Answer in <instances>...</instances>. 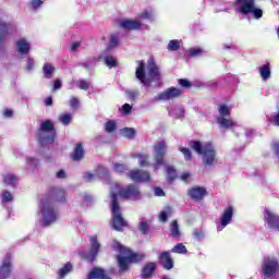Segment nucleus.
I'll use <instances>...</instances> for the list:
<instances>
[{"label": "nucleus", "instance_id": "nucleus-1", "mask_svg": "<svg viewBox=\"0 0 279 279\" xmlns=\"http://www.w3.org/2000/svg\"><path fill=\"white\" fill-rule=\"evenodd\" d=\"M135 77L146 86L147 88L161 85L162 74L160 73V68L156 64L154 59H148L147 64L145 61H137V68L135 71Z\"/></svg>", "mask_w": 279, "mask_h": 279}, {"label": "nucleus", "instance_id": "nucleus-2", "mask_svg": "<svg viewBox=\"0 0 279 279\" xmlns=\"http://www.w3.org/2000/svg\"><path fill=\"white\" fill-rule=\"evenodd\" d=\"M112 247L120 253V255L117 256L120 274L130 269V263H141V260L145 259V254L133 253L130 248L124 247L119 242H113Z\"/></svg>", "mask_w": 279, "mask_h": 279}, {"label": "nucleus", "instance_id": "nucleus-3", "mask_svg": "<svg viewBox=\"0 0 279 279\" xmlns=\"http://www.w3.org/2000/svg\"><path fill=\"white\" fill-rule=\"evenodd\" d=\"M189 145L203 158V165L205 167H213L217 165V150L210 142L202 143L197 141H192Z\"/></svg>", "mask_w": 279, "mask_h": 279}, {"label": "nucleus", "instance_id": "nucleus-4", "mask_svg": "<svg viewBox=\"0 0 279 279\" xmlns=\"http://www.w3.org/2000/svg\"><path fill=\"white\" fill-rule=\"evenodd\" d=\"M39 225L47 228L58 221V209L51 197H45L39 205Z\"/></svg>", "mask_w": 279, "mask_h": 279}, {"label": "nucleus", "instance_id": "nucleus-5", "mask_svg": "<svg viewBox=\"0 0 279 279\" xmlns=\"http://www.w3.org/2000/svg\"><path fill=\"white\" fill-rule=\"evenodd\" d=\"M112 195L119 202V195L122 199H141V191L136 185H129L126 187H121L118 183L111 186L110 197L112 202Z\"/></svg>", "mask_w": 279, "mask_h": 279}, {"label": "nucleus", "instance_id": "nucleus-6", "mask_svg": "<svg viewBox=\"0 0 279 279\" xmlns=\"http://www.w3.org/2000/svg\"><path fill=\"white\" fill-rule=\"evenodd\" d=\"M37 137L41 147H47V145H51L56 141V129H53V122L51 120L41 122L37 131Z\"/></svg>", "mask_w": 279, "mask_h": 279}, {"label": "nucleus", "instance_id": "nucleus-7", "mask_svg": "<svg viewBox=\"0 0 279 279\" xmlns=\"http://www.w3.org/2000/svg\"><path fill=\"white\" fill-rule=\"evenodd\" d=\"M235 10L236 12H240V14H243L244 16L252 14V16L256 20L263 19V11L256 8L255 0H236Z\"/></svg>", "mask_w": 279, "mask_h": 279}, {"label": "nucleus", "instance_id": "nucleus-8", "mask_svg": "<svg viewBox=\"0 0 279 279\" xmlns=\"http://www.w3.org/2000/svg\"><path fill=\"white\" fill-rule=\"evenodd\" d=\"M111 215L113 230L121 232V230H123V228L128 226V222L125 221V219H123V216L121 215V207L119 206V202L117 201V196L114 195H112L111 201Z\"/></svg>", "mask_w": 279, "mask_h": 279}, {"label": "nucleus", "instance_id": "nucleus-9", "mask_svg": "<svg viewBox=\"0 0 279 279\" xmlns=\"http://www.w3.org/2000/svg\"><path fill=\"white\" fill-rule=\"evenodd\" d=\"M279 262L276 257H265L262 262V276L264 279H272L278 276Z\"/></svg>", "mask_w": 279, "mask_h": 279}, {"label": "nucleus", "instance_id": "nucleus-10", "mask_svg": "<svg viewBox=\"0 0 279 279\" xmlns=\"http://www.w3.org/2000/svg\"><path fill=\"white\" fill-rule=\"evenodd\" d=\"M165 156H167V142H165V140H160L154 145L155 163L153 167L155 171H158V169L165 165Z\"/></svg>", "mask_w": 279, "mask_h": 279}, {"label": "nucleus", "instance_id": "nucleus-11", "mask_svg": "<svg viewBox=\"0 0 279 279\" xmlns=\"http://www.w3.org/2000/svg\"><path fill=\"white\" fill-rule=\"evenodd\" d=\"M182 96V89L177 87H170L160 93L155 99L156 101H170L171 99H178Z\"/></svg>", "mask_w": 279, "mask_h": 279}, {"label": "nucleus", "instance_id": "nucleus-12", "mask_svg": "<svg viewBox=\"0 0 279 279\" xmlns=\"http://www.w3.org/2000/svg\"><path fill=\"white\" fill-rule=\"evenodd\" d=\"M234 215V207L232 206H228L221 217H220V225L217 226V231L221 232V230H223V228H226L227 226H229V223H232V217Z\"/></svg>", "mask_w": 279, "mask_h": 279}, {"label": "nucleus", "instance_id": "nucleus-13", "mask_svg": "<svg viewBox=\"0 0 279 279\" xmlns=\"http://www.w3.org/2000/svg\"><path fill=\"white\" fill-rule=\"evenodd\" d=\"M264 221L271 230H279V216L276 213L265 209Z\"/></svg>", "mask_w": 279, "mask_h": 279}, {"label": "nucleus", "instance_id": "nucleus-14", "mask_svg": "<svg viewBox=\"0 0 279 279\" xmlns=\"http://www.w3.org/2000/svg\"><path fill=\"white\" fill-rule=\"evenodd\" d=\"M12 274V255L7 254L0 265V279L10 278Z\"/></svg>", "mask_w": 279, "mask_h": 279}, {"label": "nucleus", "instance_id": "nucleus-15", "mask_svg": "<svg viewBox=\"0 0 279 279\" xmlns=\"http://www.w3.org/2000/svg\"><path fill=\"white\" fill-rule=\"evenodd\" d=\"M90 250L86 254L85 258L93 263V260L97 258V255L99 254V250L101 247V244H99V242L97 241V235L90 238Z\"/></svg>", "mask_w": 279, "mask_h": 279}, {"label": "nucleus", "instance_id": "nucleus-16", "mask_svg": "<svg viewBox=\"0 0 279 279\" xmlns=\"http://www.w3.org/2000/svg\"><path fill=\"white\" fill-rule=\"evenodd\" d=\"M128 177L133 180V182H149V172L143 170H131Z\"/></svg>", "mask_w": 279, "mask_h": 279}, {"label": "nucleus", "instance_id": "nucleus-17", "mask_svg": "<svg viewBox=\"0 0 279 279\" xmlns=\"http://www.w3.org/2000/svg\"><path fill=\"white\" fill-rule=\"evenodd\" d=\"M206 190L202 186H194L189 190L187 195L191 197V199H194V202H202L204 197H206Z\"/></svg>", "mask_w": 279, "mask_h": 279}, {"label": "nucleus", "instance_id": "nucleus-18", "mask_svg": "<svg viewBox=\"0 0 279 279\" xmlns=\"http://www.w3.org/2000/svg\"><path fill=\"white\" fill-rule=\"evenodd\" d=\"M159 263L163 269H173V259L171 258V252L166 251L159 255Z\"/></svg>", "mask_w": 279, "mask_h": 279}, {"label": "nucleus", "instance_id": "nucleus-19", "mask_svg": "<svg viewBox=\"0 0 279 279\" xmlns=\"http://www.w3.org/2000/svg\"><path fill=\"white\" fill-rule=\"evenodd\" d=\"M11 25L3 21H0V51L3 49V45L5 43V38L10 35Z\"/></svg>", "mask_w": 279, "mask_h": 279}, {"label": "nucleus", "instance_id": "nucleus-20", "mask_svg": "<svg viewBox=\"0 0 279 279\" xmlns=\"http://www.w3.org/2000/svg\"><path fill=\"white\" fill-rule=\"evenodd\" d=\"M143 26V23L138 20H125L120 22V27H123V29H141Z\"/></svg>", "mask_w": 279, "mask_h": 279}, {"label": "nucleus", "instance_id": "nucleus-21", "mask_svg": "<svg viewBox=\"0 0 279 279\" xmlns=\"http://www.w3.org/2000/svg\"><path fill=\"white\" fill-rule=\"evenodd\" d=\"M217 123H218L219 128H226V130H228L230 128H236V122H234V120H232L230 118V116L225 117V118L218 117Z\"/></svg>", "mask_w": 279, "mask_h": 279}, {"label": "nucleus", "instance_id": "nucleus-22", "mask_svg": "<svg viewBox=\"0 0 279 279\" xmlns=\"http://www.w3.org/2000/svg\"><path fill=\"white\" fill-rule=\"evenodd\" d=\"M16 47H17V51H19V53H21V56H27V53H29L31 46H29V41H27V39H25V38L19 39L16 41Z\"/></svg>", "mask_w": 279, "mask_h": 279}, {"label": "nucleus", "instance_id": "nucleus-23", "mask_svg": "<svg viewBox=\"0 0 279 279\" xmlns=\"http://www.w3.org/2000/svg\"><path fill=\"white\" fill-rule=\"evenodd\" d=\"M101 173H108V170H106L104 167H99L96 174L90 172L85 173L84 180L85 182H95L97 178H104V174Z\"/></svg>", "mask_w": 279, "mask_h": 279}, {"label": "nucleus", "instance_id": "nucleus-24", "mask_svg": "<svg viewBox=\"0 0 279 279\" xmlns=\"http://www.w3.org/2000/svg\"><path fill=\"white\" fill-rule=\"evenodd\" d=\"M43 73L46 80H51V77H53V73H56V66L51 63H45L43 66Z\"/></svg>", "mask_w": 279, "mask_h": 279}, {"label": "nucleus", "instance_id": "nucleus-25", "mask_svg": "<svg viewBox=\"0 0 279 279\" xmlns=\"http://www.w3.org/2000/svg\"><path fill=\"white\" fill-rule=\"evenodd\" d=\"M71 88L73 86H77V88H80L81 90H88L90 88V82L86 81V80H72V82L70 83Z\"/></svg>", "mask_w": 279, "mask_h": 279}, {"label": "nucleus", "instance_id": "nucleus-26", "mask_svg": "<svg viewBox=\"0 0 279 279\" xmlns=\"http://www.w3.org/2000/svg\"><path fill=\"white\" fill-rule=\"evenodd\" d=\"M71 271H73V264L71 262H68L65 265H63L59 271H58V276L59 278H66V276H69V274H71Z\"/></svg>", "mask_w": 279, "mask_h": 279}, {"label": "nucleus", "instance_id": "nucleus-27", "mask_svg": "<svg viewBox=\"0 0 279 279\" xmlns=\"http://www.w3.org/2000/svg\"><path fill=\"white\" fill-rule=\"evenodd\" d=\"M259 74L264 82H267L271 77V68L269 63H266L259 68Z\"/></svg>", "mask_w": 279, "mask_h": 279}, {"label": "nucleus", "instance_id": "nucleus-28", "mask_svg": "<svg viewBox=\"0 0 279 279\" xmlns=\"http://www.w3.org/2000/svg\"><path fill=\"white\" fill-rule=\"evenodd\" d=\"M3 182L7 186L14 187L16 186L19 179H16V175L9 173L3 175Z\"/></svg>", "mask_w": 279, "mask_h": 279}, {"label": "nucleus", "instance_id": "nucleus-29", "mask_svg": "<svg viewBox=\"0 0 279 279\" xmlns=\"http://www.w3.org/2000/svg\"><path fill=\"white\" fill-rule=\"evenodd\" d=\"M155 270H156V264L150 263L146 265V267L142 270V278L147 279L151 277V274H154Z\"/></svg>", "mask_w": 279, "mask_h": 279}, {"label": "nucleus", "instance_id": "nucleus-30", "mask_svg": "<svg viewBox=\"0 0 279 279\" xmlns=\"http://www.w3.org/2000/svg\"><path fill=\"white\" fill-rule=\"evenodd\" d=\"M82 158H84V147H82V144H77L72 155V159L80 161Z\"/></svg>", "mask_w": 279, "mask_h": 279}, {"label": "nucleus", "instance_id": "nucleus-31", "mask_svg": "<svg viewBox=\"0 0 279 279\" xmlns=\"http://www.w3.org/2000/svg\"><path fill=\"white\" fill-rule=\"evenodd\" d=\"M14 202V196L9 191H3L1 196V204L5 206V204H10Z\"/></svg>", "mask_w": 279, "mask_h": 279}, {"label": "nucleus", "instance_id": "nucleus-32", "mask_svg": "<svg viewBox=\"0 0 279 279\" xmlns=\"http://www.w3.org/2000/svg\"><path fill=\"white\" fill-rule=\"evenodd\" d=\"M120 133L124 136V138H134L136 136V131L133 128H124L120 130Z\"/></svg>", "mask_w": 279, "mask_h": 279}, {"label": "nucleus", "instance_id": "nucleus-33", "mask_svg": "<svg viewBox=\"0 0 279 279\" xmlns=\"http://www.w3.org/2000/svg\"><path fill=\"white\" fill-rule=\"evenodd\" d=\"M119 33H114L110 35L108 49H114L119 45Z\"/></svg>", "mask_w": 279, "mask_h": 279}, {"label": "nucleus", "instance_id": "nucleus-34", "mask_svg": "<svg viewBox=\"0 0 279 279\" xmlns=\"http://www.w3.org/2000/svg\"><path fill=\"white\" fill-rule=\"evenodd\" d=\"M166 171H167V179L169 182H173V180L178 178V172L175 171V168H173V166L166 167Z\"/></svg>", "mask_w": 279, "mask_h": 279}, {"label": "nucleus", "instance_id": "nucleus-35", "mask_svg": "<svg viewBox=\"0 0 279 279\" xmlns=\"http://www.w3.org/2000/svg\"><path fill=\"white\" fill-rule=\"evenodd\" d=\"M117 131V121L114 120H109L108 122L105 123V132L108 134H112V132Z\"/></svg>", "mask_w": 279, "mask_h": 279}, {"label": "nucleus", "instance_id": "nucleus-36", "mask_svg": "<svg viewBox=\"0 0 279 279\" xmlns=\"http://www.w3.org/2000/svg\"><path fill=\"white\" fill-rule=\"evenodd\" d=\"M59 121L62 125H70L73 121V116L71 113H62L59 116Z\"/></svg>", "mask_w": 279, "mask_h": 279}, {"label": "nucleus", "instance_id": "nucleus-37", "mask_svg": "<svg viewBox=\"0 0 279 279\" xmlns=\"http://www.w3.org/2000/svg\"><path fill=\"white\" fill-rule=\"evenodd\" d=\"M230 110H232L231 107H228L226 105H220L219 108H218V117H222V118H226V117H230Z\"/></svg>", "mask_w": 279, "mask_h": 279}, {"label": "nucleus", "instance_id": "nucleus-38", "mask_svg": "<svg viewBox=\"0 0 279 279\" xmlns=\"http://www.w3.org/2000/svg\"><path fill=\"white\" fill-rule=\"evenodd\" d=\"M171 207H166L165 210L160 211L159 214V221H162L163 223L167 222V219L171 217Z\"/></svg>", "mask_w": 279, "mask_h": 279}, {"label": "nucleus", "instance_id": "nucleus-39", "mask_svg": "<svg viewBox=\"0 0 279 279\" xmlns=\"http://www.w3.org/2000/svg\"><path fill=\"white\" fill-rule=\"evenodd\" d=\"M170 252H172V254H186L189 251L184 244L178 243Z\"/></svg>", "mask_w": 279, "mask_h": 279}, {"label": "nucleus", "instance_id": "nucleus-40", "mask_svg": "<svg viewBox=\"0 0 279 279\" xmlns=\"http://www.w3.org/2000/svg\"><path fill=\"white\" fill-rule=\"evenodd\" d=\"M53 197H56L57 202H64V190L57 187L52 192Z\"/></svg>", "mask_w": 279, "mask_h": 279}, {"label": "nucleus", "instance_id": "nucleus-41", "mask_svg": "<svg viewBox=\"0 0 279 279\" xmlns=\"http://www.w3.org/2000/svg\"><path fill=\"white\" fill-rule=\"evenodd\" d=\"M171 235L174 239H179V236H180V226H178L177 220H173L172 223H171Z\"/></svg>", "mask_w": 279, "mask_h": 279}, {"label": "nucleus", "instance_id": "nucleus-42", "mask_svg": "<svg viewBox=\"0 0 279 279\" xmlns=\"http://www.w3.org/2000/svg\"><path fill=\"white\" fill-rule=\"evenodd\" d=\"M140 167H149V155H137Z\"/></svg>", "mask_w": 279, "mask_h": 279}, {"label": "nucleus", "instance_id": "nucleus-43", "mask_svg": "<svg viewBox=\"0 0 279 279\" xmlns=\"http://www.w3.org/2000/svg\"><path fill=\"white\" fill-rule=\"evenodd\" d=\"M26 165L29 167V169H36L40 165V160L34 158V157H27L26 158Z\"/></svg>", "mask_w": 279, "mask_h": 279}, {"label": "nucleus", "instance_id": "nucleus-44", "mask_svg": "<svg viewBox=\"0 0 279 279\" xmlns=\"http://www.w3.org/2000/svg\"><path fill=\"white\" fill-rule=\"evenodd\" d=\"M105 64L109 68L112 69L114 66H117V58H114L113 56H107L105 58Z\"/></svg>", "mask_w": 279, "mask_h": 279}, {"label": "nucleus", "instance_id": "nucleus-45", "mask_svg": "<svg viewBox=\"0 0 279 279\" xmlns=\"http://www.w3.org/2000/svg\"><path fill=\"white\" fill-rule=\"evenodd\" d=\"M156 14L154 11H144L141 15L140 19H143L144 21H154Z\"/></svg>", "mask_w": 279, "mask_h": 279}, {"label": "nucleus", "instance_id": "nucleus-46", "mask_svg": "<svg viewBox=\"0 0 279 279\" xmlns=\"http://www.w3.org/2000/svg\"><path fill=\"white\" fill-rule=\"evenodd\" d=\"M95 64H97V58L92 57L87 61L81 63V66H83L84 69H90V66H95Z\"/></svg>", "mask_w": 279, "mask_h": 279}, {"label": "nucleus", "instance_id": "nucleus-47", "mask_svg": "<svg viewBox=\"0 0 279 279\" xmlns=\"http://www.w3.org/2000/svg\"><path fill=\"white\" fill-rule=\"evenodd\" d=\"M180 49V40L172 39L168 44L169 51H178Z\"/></svg>", "mask_w": 279, "mask_h": 279}, {"label": "nucleus", "instance_id": "nucleus-48", "mask_svg": "<svg viewBox=\"0 0 279 279\" xmlns=\"http://www.w3.org/2000/svg\"><path fill=\"white\" fill-rule=\"evenodd\" d=\"M179 151H181V154H183L185 160H191L193 158V154L191 153V149L186 148V147H179Z\"/></svg>", "mask_w": 279, "mask_h": 279}, {"label": "nucleus", "instance_id": "nucleus-49", "mask_svg": "<svg viewBox=\"0 0 279 279\" xmlns=\"http://www.w3.org/2000/svg\"><path fill=\"white\" fill-rule=\"evenodd\" d=\"M189 53L192 58H197L204 53V50L202 48H191Z\"/></svg>", "mask_w": 279, "mask_h": 279}, {"label": "nucleus", "instance_id": "nucleus-50", "mask_svg": "<svg viewBox=\"0 0 279 279\" xmlns=\"http://www.w3.org/2000/svg\"><path fill=\"white\" fill-rule=\"evenodd\" d=\"M140 232H143V234H147L149 232V225L147 221H141L138 227Z\"/></svg>", "mask_w": 279, "mask_h": 279}, {"label": "nucleus", "instance_id": "nucleus-51", "mask_svg": "<svg viewBox=\"0 0 279 279\" xmlns=\"http://www.w3.org/2000/svg\"><path fill=\"white\" fill-rule=\"evenodd\" d=\"M178 84L181 85L182 88H191V86H192L191 81H189L186 78H180L178 81Z\"/></svg>", "mask_w": 279, "mask_h": 279}, {"label": "nucleus", "instance_id": "nucleus-52", "mask_svg": "<svg viewBox=\"0 0 279 279\" xmlns=\"http://www.w3.org/2000/svg\"><path fill=\"white\" fill-rule=\"evenodd\" d=\"M36 64V61L32 57H28L26 60V69L27 71H34V66Z\"/></svg>", "mask_w": 279, "mask_h": 279}, {"label": "nucleus", "instance_id": "nucleus-53", "mask_svg": "<svg viewBox=\"0 0 279 279\" xmlns=\"http://www.w3.org/2000/svg\"><path fill=\"white\" fill-rule=\"evenodd\" d=\"M43 5V0H32L31 1V8L32 10H38Z\"/></svg>", "mask_w": 279, "mask_h": 279}, {"label": "nucleus", "instance_id": "nucleus-54", "mask_svg": "<svg viewBox=\"0 0 279 279\" xmlns=\"http://www.w3.org/2000/svg\"><path fill=\"white\" fill-rule=\"evenodd\" d=\"M70 106L75 110L80 106V99L72 97L70 99Z\"/></svg>", "mask_w": 279, "mask_h": 279}, {"label": "nucleus", "instance_id": "nucleus-55", "mask_svg": "<svg viewBox=\"0 0 279 279\" xmlns=\"http://www.w3.org/2000/svg\"><path fill=\"white\" fill-rule=\"evenodd\" d=\"M113 169L117 173H123L125 171V167L121 163H116Z\"/></svg>", "mask_w": 279, "mask_h": 279}, {"label": "nucleus", "instance_id": "nucleus-56", "mask_svg": "<svg viewBox=\"0 0 279 279\" xmlns=\"http://www.w3.org/2000/svg\"><path fill=\"white\" fill-rule=\"evenodd\" d=\"M131 110H132V106H130V104H124V105L122 106V112H123V114H130Z\"/></svg>", "mask_w": 279, "mask_h": 279}, {"label": "nucleus", "instance_id": "nucleus-57", "mask_svg": "<svg viewBox=\"0 0 279 279\" xmlns=\"http://www.w3.org/2000/svg\"><path fill=\"white\" fill-rule=\"evenodd\" d=\"M154 193L157 197H162L165 195V191L160 187H155Z\"/></svg>", "mask_w": 279, "mask_h": 279}, {"label": "nucleus", "instance_id": "nucleus-58", "mask_svg": "<svg viewBox=\"0 0 279 279\" xmlns=\"http://www.w3.org/2000/svg\"><path fill=\"white\" fill-rule=\"evenodd\" d=\"M62 88V82L60 80H56L53 83V90H60Z\"/></svg>", "mask_w": 279, "mask_h": 279}, {"label": "nucleus", "instance_id": "nucleus-59", "mask_svg": "<svg viewBox=\"0 0 279 279\" xmlns=\"http://www.w3.org/2000/svg\"><path fill=\"white\" fill-rule=\"evenodd\" d=\"M272 149H274L276 156L279 158V142H275L272 144Z\"/></svg>", "mask_w": 279, "mask_h": 279}, {"label": "nucleus", "instance_id": "nucleus-60", "mask_svg": "<svg viewBox=\"0 0 279 279\" xmlns=\"http://www.w3.org/2000/svg\"><path fill=\"white\" fill-rule=\"evenodd\" d=\"M57 178H58L59 180H64V178H66V173L64 172V170H59V171L57 172Z\"/></svg>", "mask_w": 279, "mask_h": 279}, {"label": "nucleus", "instance_id": "nucleus-61", "mask_svg": "<svg viewBox=\"0 0 279 279\" xmlns=\"http://www.w3.org/2000/svg\"><path fill=\"white\" fill-rule=\"evenodd\" d=\"M194 236L196 239H204V232H202L199 230H194Z\"/></svg>", "mask_w": 279, "mask_h": 279}, {"label": "nucleus", "instance_id": "nucleus-62", "mask_svg": "<svg viewBox=\"0 0 279 279\" xmlns=\"http://www.w3.org/2000/svg\"><path fill=\"white\" fill-rule=\"evenodd\" d=\"M189 178H191V173H189V172H184L181 174V180L183 182H187Z\"/></svg>", "mask_w": 279, "mask_h": 279}, {"label": "nucleus", "instance_id": "nucleus-63", "mask_svg": "<svg viewBox=\"0 0 279 279\" xmlns=\"http://www.w3.org/2000/svg\"><path fill=\"white\" fill-rule=\"evenodd\" d=\"M130 99H136L138 97V92H128Z\"/></svg>", "mask_w": 279, "mask_h": 279}, {"label": "nucleus", "instance_id": "nucleus-64", "mask_svg": "<svg viewBox=\"0 0 279 279\" xmlns=\"http://www.w3.org/2000/svg\"><path fill=\"white\" fill-rule=\"evenodd\" d=\"M80 45H82L80 41L73 43L71 46L72 51H77V49H80Z\"/></svg>", "mask_w": 279, "mask_h": 279}]
</instances>
